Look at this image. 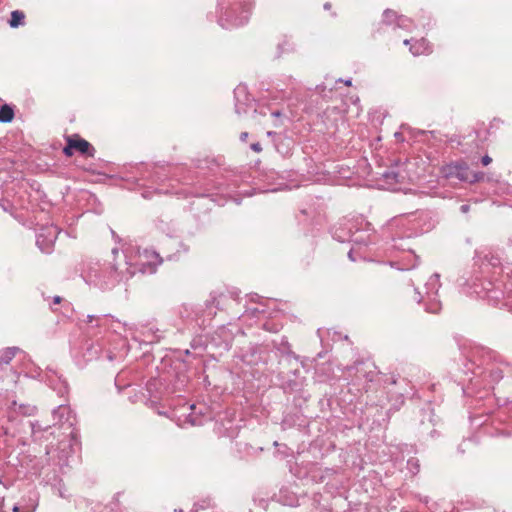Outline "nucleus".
I'll return each mask as SVG.
<instances>
[{"label":"nucleus","mask_w":512,"mask_h":512,"mask_svg":"<svg viewBox=\"0 0 512 512\" xmlns=\"http://www.w3.org/2000/svg\"><path fill=\"white\" fill-rule=\"evenodd\" d=\"M174 246H178L183 248V244L175 238L168 237L164 243L165 250L168 252L174 248Z\"/></svg>","instance_id":"nucleus-23"},{"label":"nucleus","mask_w":512,"mask_h":512,"mask_svg":"<svg viewBox=\"0 0 512 512\" xmlns=\"http://www.w3.org/2000/svg\"><path fill=\"white\" fill-rule=\"evenodd\" d=\"M173 256H174V255H172V254H167V259H168V260H172V259H173Z\"/></svg>","instance_id":"nucleus-53"},{"label":"nucleus","mask_w":512,"mask_h":512,"mask_svg":"<svg viewBox=\"0 0 512 512\" xmlns=\"http://www.w3.org/2000/svg\"><path fill=\"white\" fill-rule=\"evenodd\" d=\"M12 409L24 416H31L35 413L36 407L29 404H17L16 401L12 403Z\"/></svg>","instance_id":"nucleus-18"},{"label":"nucleus","mask_w":512,"mask_h":512,"mask_svg":"<svg viewBox=\"0 0 512 512\" xmlns=\"http://www.w3.org/2000/svg\"><path fill=\"white\" fill-rule=\"evenodd\" d=\"M224 345H225V349L229 350L231 348V340H226L224 342Z\"/></svg>","instance_id":"nucleus-47"},{"label":"nucleus","mask_w":512,"mask_h":512,"mask_svg":"<svg viewBox=\"0 0 512 512\" xmlns=\"http://www.w3.org/2000/svg\"><path fill=\"white\" fill-rule=\"evenodd\" d=\"M408 22H410V19L407 18L406 16L404 15H400L398 20H397V27L399 28H407L408 27Z\"/></svg>","instance_id":"nucleus-29"},{"label":"nucleus","mask_w":512,"mask_h":512,"mask_svg":"<svg viewBox=\"0 0 512 512\" xmlns=\"http://www.w3.org/2000/svg\"><path fill=\"white\" fill-rule=\"evenodd\" d=\"M348 257H349L352 261H355V258H354V256H353V250H352V249L348 252Z\"/></svg>","instance_id":"nucleus-49"},{"label":"nucleus","mask_w":512,"mask_h":512,"mask_svg":"<svg viewBox=\"0 0 512 512\" xmlns=\"http://www.w3.org/2000/svg\"><path fill=\"white\" fill-rule=\"evenodd\" d=\"M284 44H288L287 41H285L283 44H279L278 45V49L281 50V52L283 51V45Z\"/></svg>","instance_id":"nucleus-52"},{"label":"nucleus","mask_w":512,"mask_h":512,"mask_svg":"<svg viewBox=\"0 0 512 512\" xmlns=\"http://www.w3.org/2000/svg\"><path fill=\"white\" fill-rule=\"evenodd\" d=\"M20 351L18 347H7L1 351L0 354V362L8 367L11 360L15 357V355Z\"/></svg>","instance_id":"nucleus-16"},{"label":"nucleus","mask_w":512,"mask_h":512,"mask_svg":"<svg viewBox=\"0 0 512 512\" xmlns=\"http://www.w3.org/2000/svg\"><path fill=\"white\" fill-rule=\"evenodd\" d=\"M194 165L197 169L200 170L214 171V168H217L221 165V159L210 158L208 156L203 158H197L194 160Z\"/></svg>","instance_id":"nucleus-12"},{"label":"nucleus","mask_w":512,"mask_h":512,"mask_svg":"<svg viewBox=\"0 0 512 512\" xmlns=\"http://www.w3.org/2000/svg\"><path fill=\"white\" fill-rule=\"evenodd\" d=\"M491 162H492V158H491L490 156H488V155H485V156H483V157L481 158V163H482V165H484V166L489 165Z\"/></svg>","instance_id":"nucleus-38"},{"label":"nucleus","mask_w":512,"mask_h":512,"mask_svg":"<svg viewBox=\"0 0 512 512\" xmlns=\"http://www.w3.org/2000/svg\"><path fill=\"white\" fill-rule=\"evenodd\" d=\"M389 226L391 228H403V230L396 232L393 237L394 240L396 237L399 239L405 237L411 238L428 232L434 227V222L430 211L417 210L416 212L408 213L400 218L394 219Z\"/></svg>","instance_id":"nucleus-2"},{"label":"nucleus","mask_w":512,"mask_h":512,"mask_svg":"<svg viewBox=\"0 0 512 512\" xmlns=\"http://www.w3.org/2000/svg\"><path fill=\"white\" fill-rule=\"evenodd\" d=\"M347 240L351 241V242L367 245V242L364 241L362 237L356 236V233H353L352 235H350Z\"/></svg>","instance_id":"nucleus-32"},{"label":"nucleus","mask_w":512,"mask_h":512,"mask_svg":"<svg viewBox=\"0 0 512 512\" xmlns=\"http://www.w3.org/2000/svg\"><path fill=\"white\" fill-rule=\"evenodd\" d=\"M13 511H14V512H18V511H19V507H18V506H14V507H13Z\"/></svg>","instance_id":"nucleus-54"},{"label":"nucleus","mask_w":512,"mask_h":512,"mask_svg":"<svg viewBox=\"0 0 512 512\" xmlns=\"http://www.w3.org/2000/svg\"><path fill=\"white\" fill-rule=\"evenodd\" d=\"M338 81H339V82H343V80H342V79H339ZM344 84H345L346 86H351V84H352L351 79L345 80V81H344Z\"/></svg>","instance_id":"nucleus-48"},{"label":"nucleus","mask_w":512,"mask_h":512,"mask_svg":"<svg viewBox=\"0 0 512 512\" xmlns=\"http://www.w3.org/2000/svg\"><path fill=\"white\" fill-rule=\"evenodd\" d=\"M190 422L192 425H201L202 422L198 420L197 418L193 417L192 413L189 414Z\"/></svg>","instance_id":"nucleus-40"},{"label":"nucleus","mask_w":512,"mask_h":512,"mask_svg":"<svg viewBox=\"0 0 512 512\" xmlns=\"http://www.w3.org/2000/svg\"><path fill=\"white\" fill-rule=\"evenodd\" d=\"M384 178L386 179H392L394 180L395 182H397V177H398V173L394 172V171H387L383 174Z\"/></svg>","instance_id":"nucleus-33"},{"label":"nucleus","mask_w":512,"mask_h":512,"mask_svg":"<svg viewBox=\"0 0 512 512\" xmlns=\"http://www.w3.org/2000/svg\"><path fill=\"white\" fill-rule=\"evenodd\" d=\"M142 398L148 408L160 415V379L158 377H153L146 383Z\"/></svg>","instance_id":"nucleus-5"},{"label":"nucleus","mask_w":512,"mask_h":512,"mask_svg":"<svg viewBox=\"0 0 512 512\" xmlns=\"http://www.w3.org/2000/svg\"><path fill=\"white\" fill-rule=\"evenodd\" d=\"M158 193L157 189H153V190H144L142 192V197L145 198V199H149L151 198L153 195H156Z\"/></svg>","instance_id":"nucleus-34"},{"label":"nucleus","mask_w":512,"mask_h":512,"mask_svg":"<svg viewBox=\"0 0 512 512\" xmlns=\"http://www.w3.org/2000/svg\"><path fill=\"white\" fill-rule=\"evenodd\" d=\"M475 258L478 261H481L482 265H489L493 268H497L501 266V259L498 254L488 251L486 253L476 251Z\"/></svg>","instance_id":"nucleus-11"},{"label":"nucleus","mask_w":512,"mask_h":512,"mask_svg":"<svg viewBox=\"0 0 512 512\" xmlns=\"http://www.w3.org/2000/svg\"><path fill=\"white\" fill-rule=\"evenodd\" d=\"M267 136H268V137H272V138H273V141H274L275 139L280 138V137L278 136V134H277L276 132H274V131H268V132H267Z\"/></svg>","instance_id":"nucleus-41"},{"label":"nucleus","mask_w":512,"mask_h":512,"mask_svg":"<svg viewBox=\"0 0 512 512\" xmlns=\"http://www.w3.org/2000/svg\"><path fill=\"white\" fill-rule=\"evenodd\" d=\"M510 402L512 403V400Z\"/></svg>","instance_id":"nucleus-58"},{"label":"nucleus","mask_w":512,"mask_h":512,"mask_svg":"<svg viewBox=\"0 0 512 512\" xmlns=\"http://www.w3.org/2000/svg\"><path fill=\"white\" fill-rule=\"evenodd\" d=\"M261 347L259 346H251L249 349L242 355V360L249 365H256L261 361Z\"/></svg>","instance_id":"nucleus-14"},{"label":"nucleus","mask_w":512,"mask_h":512,"mask_svg":"<svg viewBox=\"0 0 512 512\" xmlns=\"http://www.w3.org/2000/svg\"><path fill=\"white\" fill-rule=\"evenodd\" d=\"M338 240H339L340 242H344L346 239L341 238V237H338Z\"/></svg>","instance_id":"nucleus-55"},{"label":"nucleus","mask_w":512,"mask_h":512,"mask_svg":"<svg viewBox=\"0 0 512 512\" xmlns=\"http://www.w3.org/2000/svg\"><path fill=\"white\" fill-rule=\"evenodd\" d=\"M411 41H412V40L406 39V40H404V42H403V43H404V45H406V46H407V45H411V44H412V43H411Z\"/></svg>","instance_id":"nucleus-51"},{"label":"nucleus","mask_w":512,"mask_h":512,"mask_svg":"<svg viewBox=\"0 0 512 512\" xmlns=\"http://www.w3.org/2000/svg\"><path fill=\"white\" fill-rule=\"evenodd\" d=\"M268 111H269V108L266 106H262V107H260V109H257V108L253 109L254 114L259 113L262 116H266Z\"/></svg>","instance_id":"nucleus-35"},{"label":"nucleus","mask_w":512,"mask_h":512,"mask_svg":"<svg viewBox=\"0 0 512 512\" xmlns=\"http://www.w3.org/2000/svg\"><path fill=\"white\" fill-rule=\"evenodd\" d=\"M63 153L67 157H71L74 154L69 136L66 138V146L63 148Z\"/></svg>","instance_id":"nucleus-26"},{"label":"nucleus","mask_w":512,"mask_h":512,"mask_svg":"<svg viewBox=\"0 0 512 512\" xmlns=\"http://www.w3.org/2000/svg\"><path fill=\"white\" fill-rule=\"evenodd\" d=\"M469 209H470V206L468 204H463L460 206V211L462 213H467L469 211Z\"/></svg>","instance_id":"nucleus-42"},{"label":"nucleus","mask_w":512,"mask_h":512,"mask_svg":"<svg viewBox=\"0 0 512 512\" xmlns=\"http://www.w3.org/2000/svg\"><path fill=\"white\" fill-rule=\"evenodd\" d=\"M407 469L413 475H416L420 471V462L416 457H411L407 460Z\"/></svg>","instance_id":"nucleus-22"},{"label":"nucleus","mask_w":512,"mask_h":512,"mask_svg":"<svg viewBox=\"0 0 512 512\" xmlns=\"http://www.w3.org/2000/svg\"><path fill=\"white\" fill-rule=\"evenodd\" d=\"M211 304L214 305L218 309L220 308L219 307L220 301L217 300L215 297L212 299Z\"/></svg>","instance_id":"nucleus-45"},{"label":"nucleus","mask_w":512,"mask_h":512,"mask_svg":"<svg viewBox=\"0 0 512 512\" xmlns=\"http://www.w3.org/2000/svg\"><path fill=\"white\" fill-rule=\"evenodd\" d=\"M235 112L238 115L246 114L250 108H253L254 100L250 98L245 86L239 85L234 90Z\"/></svg>","instance_id":"nucleus-6"},{"label":"nucleus","mask_w":512,"mask_h":512,"mask_svg":"<svg viewBox=\"0 0 512 512\" xmlns=\"http://www.w3.org/2000/svg\"><path fill=\"white\" fill-rule=\"evenodd\" d=\"M24 19V13L20 10H15L11 13V19L9 20V24L11 27L16 28L24 24Z\"/></svg>","instance_id":"nucleus-20"},{"label":"nucleus","mask_w":512,"mask_h":512,"mask_svg":"<svg viewBox=\"0 0 512 512\" xmlns=\"http://www.w3.org/2000/svg\"><path fill=\"white\" fill-rule=\"evenodd\" d=\"M190 409H191V410H195V405H191V406H190Z\"/></svg>","instance_id":"nucleus-56"},{"label":"nucleus","mask_w":512,"mask_h":512,"mask_svg":"<svg viewBox=\"0 0 512 512\" xmlns=\"http://www.w3.org/2000/svg\"><path fill=\"white\" fill-rule=\"evenodd\" d=\"M485 174L483 172H475L471 171L470 181L469 183H477L484 179Z\"/></svg>","instance_id":"nucleus-24"},{"label":"nucleus","mask_w":512,"mask_h":512,"mask_svg":"<svg viewBox=\"0 0 512 512\" xmlns=\"http://www.w3.org/2000/svg\"><path fill=\"white\" fill-rule=\"evenodd\" d=\"M299 371L295 370L293 372V377H290L281 383V388L285 393H294L301 390L304 382V378L299 376Z\"/></svg>","instance_id":"nucleus-10"},{"label":"nucleus","mask_w":512,"mask_h":512,"mask_svg":"<svg viewBox=\"0 0 512 512\" xmlns=\"http://www.w3.org/2000/svg\"><path fill=\"white\" fill-rule=\"evenodd\" d=\"M251 149L256 152V153H260L262 151V146L259 142H256V143H252L251 144Z\"/></svg>","instance_id":"nucleus-37"},{"label":"nucleus","mask_w":512,"mask_h":512,"mask_svg":"<svg viewBox=\"0 0 512 512\" xmlns=\"http://www.w3.org/2000/svg\"><path fill=\"white\" fill-rule=\"evenodd\" d=\"M62 297L60 296H54L53 297V304H60L62 302Z\"/></svg>","instance_id":"nucleus-44"},{"label":"nucleus","mask_w":512,"mask_h":512,"mask_svg":"<svg viewBox=\"0 0 512 512\" xmlns=\"http://www.w3.org/2000/svg\"><path fill=\"white\" fill-rule=\"evenodd\" d=\"M254 7L253 0H218V23L226 29L246 24Z\"/></svg>","instance_id":"nucleus-1"},{"label":"nucleus","mask_w":512,"mask_h":512,"mask_svg":"<svg viewBox=\"0 0 512 512\" xmlns=\"http://www.w3.org/2000/svg\"><path fill=\"white\" fill-rule=\"evenodd\" d=\"M426 296H422L419 291L416 290V294L418 297L415 298V300L418 303H421L424 301L425 303V310L428 313L437 314L441 310V303L437 298L438 289L440 287L439 282V275L434 274L432 275L428 282L426 283Z\"/></svg>","instance_id":"nucleus-3"},{"label":"nucleus","mask_w":512,"mask_h":512,"mask_svg":"<svg viewBox=\"0 0 512 512\" xmlns=\"http://www.w3.org/2000/svg\"><path fill=\"white\" fill-rule=\"evenodd\" d=\"M358 372L361 373L363 375V377H365L370 382L374 381V378L376 376V372L373 369H370V370L364 371V372H362V370L358 369Z\"/></svg>","instance_id":"nucleus-27"},{"label":"nucleus","mask_w":512,"mask_h":512,"mask_svg":"<svg viewBox=\"0 0 512 512\" xmlns=\"http://www.w3.org/2000/svg\"><path fill=\"white\" fill-rule=\"evenodd\" d=\"M490 377L493 381H499L503 378V372L499 368H492L490 370Z\"/></svg>","instance_id":"nucleus-25"},{"label":"nucleus","mask_w":512,"mask_h":512,"mask_svg":"<svg viewBox=\"0 0 512 512\" xmlns=\"http://www.w3.org/2000/svg\"><path fill=\"white\" fill-rule=\"evenodd\" d=\"M409 50L414 56H419L422 54H430L432 52L430 44L425 38L415 40L410 45Z\"/></svg>","instance_id":"nucleus-13"},{"label":"nucleus","mask_w":512,"mask_h":512,"mask_svg":"<svg viewBox=\"0 0 512 512\" xmlns=\"http://www.w3.org/2000/svg\"><path fill=\"white\" fill-rule=\"evenodd\" d=\"M46 232L47 234L41 232L37 235L36 244L42 252L50 253L57 237V231L56 228H48Z\"/></svg>","instance_id":"nucleus-8"},{"label":"nucleus","mask_w":512,"mask_h":512,"mask_svg":"<svg viewBox=\"0 0 512 512\" xmlns=\"http://www.w3.org/2000/svg\"><path fill=\"white\" fill-rule=\"evenodd\" d=\"M497 354L484 347H476L471 351L470 361L477 367L487 366L497 360Z\"/></svg>","instance_id":"nucleus-7"},{"label":"nucleus","mask_w":512,"mask_h":512,"mask_svg":"<svg viewBox=\"0 0 512 512\" xmlns=\"http://www.w3.org/2000/svg\"><path fill=\"white\" fill-rule=\"evenodd\" d=\"M14 118V110L8 104H4L0 107V122L9 123Z\"/></svg>","instance_id":"nucleus-19"},{"label":"nucleus","mask_w":512,"mask_h":512,"mask_svg":"<svg viewBox=\"0 0 512 512\" xmlns=\"http://www.w3.org/2000/svg\"><path fill=\"white\" fill-rule=\"evenodd\" d=\"M397 380H398L397 376H395V375H390V376H388V377H386V378L384 379V383H385V384H396V383H397Z\"/></svg>","instance_id":"nucleus-36"},{"label":"nucleus","mask_w":512,"mask_h":512,"mask_svg":"<svg viewBox=\"0 0 512 512\" xmlns=\"http://www.w3.org/2000/svg\"><path fill=\"white\" fill-rule=\"evenodd\" d=\"M102 320H103L102 317L94 316V315H87L86 322L87 323H93L95 321L96 322L95 327H100Z\"/></svg>","instance_id":"nucleus-30"},{"label":"nucleus","mask_w":512,"mask_h":512,"mask_svg":"<svg viewBox=\"0 0 512 512\" xmlns=\"http://www.w3.org/2000/svg\"><path fill=\"white\" fill-rule=\"evenodd\" d=\"M71 140V145L73 150H76L82 155H86L88 157H94L96 150L87 140L81 138L79 135L75 134L73 136H69Z\"/></svg>","instance_id":"nucleus-9"},{"label":"nucleus","mask_w":512,"mask_h":512,"mask_svg":"<svg viewBox=\"0 0 512 512\" xmlns=\"http://www.w3.org/2000/svg\"><path fill=\"white\" fill-rule=\"evenodd\" d=\"M70 409L67 406H59L57 409L54 410L53 414L54 416L59 415L60 417H63L65 414H69Z\"/></svg>","instance_id":"nucleus-28"},{"label":"nucleus","mask_w":512,"mask_h":512,"mask_svg":"<svg viewBox=\"0 0 512 512\" xmlns=\"http://www.w3.org/2000/svg\"><path fill=\"white\" fill-rule=\"evenodd\" d=\"M159 263V254L155 250L147 248L138 249L134 257V262L131 265L135 271L142 274H155Z\"/></svg>","instance_id":"nucleus-4"},{"label":"nucleus","mask_w":512,"mask_h":512,"mask_svg":"<svg viewBox=\"0 0 512 512\" xmlns=\"http://www.w3.org/2000/svg\"><path fill=\"white\" fill-rule=\"evenodd\" d=\"M271 115L274 117H280L282 115V113L279 110H276V111H272Z\"/></svg>","instance_id":"nucleus-46"},{"label":"nucleus","mask_w":512,"mask_h":512,"mask_svg":"<svg viewBox=\"0 0 512 512\" xmlns=\"http://www.w3.org/2000/svg\"><path fill=\"white\" fill-rule=\"evenodd\" d=\"M382 16H383L382 22L386 25H391L393 23H397V20L400 15H398L397 12H395L392 9H386V10H384Z\"/></svg>","instance_id":"nucleus-21"},{"label":"nucleus","mask_w":512,"mask_h":512,"mask_svg":"<svg viewBox=\"0 0 512 512\" xmlns=\"http://www.w3.org/2000/svg\"><path fill=\"white\" fill-rule=\"evenodd\" d=\"M274 142L278 153H280L282 156H288L290 154L291 141L289 139L278 138L275 139Z\"/></svg>","instance_id":"nucleus-17"},{"label":"nucleus","mask_w":512,"mask_h":512,"mask_svg":"<svg viewBox=\"0 0 512 512\" xmlns=\"http://www.w3.org/2000/svg\"><path fill=\"white\" fill-rule=\"evenodd\" d=\"M32 435L36 436L37 432L43 431L46 428H43L38 422H31Z\"/></svg>","instance_id":"nucleus-31"},{"label":"nucleus","mask_w":512,"mask_h":512,"mask_svg":"<svg viewBox=\"0 0 512 512\" xmlns=\"http://www.w3.org/2000/svg\"><path fill=\"white\" fill-rule=\"evenodd\" d=\"M330 8H331V3L326 2V3L324 4V9H325V10H329Z\"/></svg>","instance_id":"nucleus-50"},{"label":"nucleus","mask_w":512,"mask_h":512,"mask_svg":"<svg viewBox=\"0 0 512 512\" xmlns=\"http://www.w3.org/2000/svg\"><path fill=\"white\" fill-rule=\"evenodd\" d=\"M404 403V399L401 397L400 404Z\"/></svg>","instance_id":"nucleus-57"},{"label":"nucleus","mask_w":512,"mask_h":512,"mask_svg":"<svg viewBox=\"0 0 512 512\" xmlns=\"http://www.w3.org/2000/svg\"><path fill=\"white\" fill-rule=\"evenodd\" d=\"M247 138H248V132H242V133L240 134V140H241L242 142H245V141L247 140Z\"/></svg>","instance_id":"nucleus-43"},{"label":"nucleus","mask_w":512,"mask_h":512,"mask_svg":"<svg viewBox=\"0 0 512 512\" xmlns=\"http://www.w3.org/2000/svg\"><path fill=\"white\" fill-rule=\"evenodd\" d=\"M471 171L472 170L465 163H462V164H456L454 166L453 174L459 180L469 183Z\"/></svg>","instance_id":"nucleus-15"},{"label":"nucleus","mask_w":512,"mask_h":512,"mask_svg":"<svg viewBox=\"0 0 512 512\" xmlns=\"http://www.w3.org/2000/svg\"><path fill=\"white\" fill-rule=\"evenodd\" d=\"M8 370H9L8 367L0 362V378L1 379L4 377V374H6Z\"/></svg>","instance_id":"nucleus-39"}]
</instances>
